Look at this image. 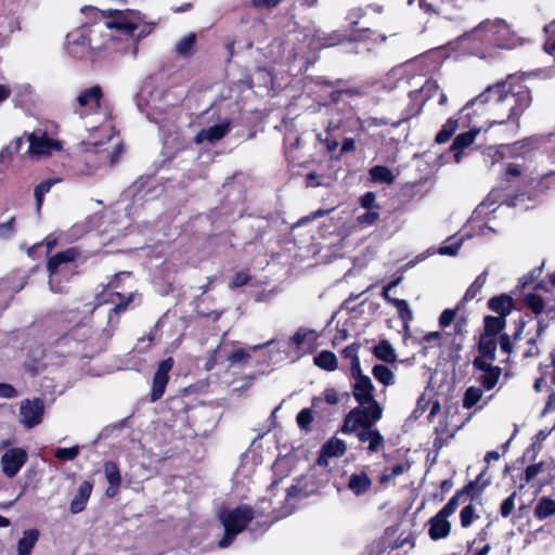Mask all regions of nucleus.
<instances>
[{
    "instance_id": "f257e3e1",
    "label": "nucleus",
    "mask_w": 555,
    "mask_h": 555,
    "mask_svg": "<svg viewBox=\"0 0 555 555\" xmlns=\"http://www.w3.org/2000/svg\"><path fill=\"white\" fill-rule=\"evenodd\" d=\"M108 33L92 29L89 35L76 31L67 36L68 52L77 59L87 57L90 51L117 52L137 56L138 42L149 36L153 25L144 22L139 11H109L108 18L103 23Z\"/></svg>"
},
{
    "instance_id": "f03ea898",
    "label": "nucleus",
    "mask_w": 555,
    "mask_h": 555,
    "mask_svg": "<svg viewBox=\"0 0 555 555\" xmlns=\"http://www.w3.org/2000/svg\"><path fill=\"white\" fill-rule=\"evenodd\" d=\"M490 103L487 107V128L496 125L515 124L519 128V118L531 105L532 95L521 82L507 81L488 87Z\"/></svg>"
},
{
    "instance_id": "7ed1b4c3",
    "label": "nucleus",
    "mask_w": 555,
    "mask_h": 555,
    "mask_svg": "<svg viewBox=\"0 0 555 555\" xmlns=\"http://www.w3.org/2000/svg\"><path fill=\"white\" fill-rule=\"evenodd\" d=\"M102 96L101 87L93 86L82 90L73 104L74 114L83 120V126L90 133V141L85 143L88 146L98 147L114 138V126L101 106Z\"/></svg>"
},
{
    "instance_id": "20e7f679",
    "label": "nucleus",
    "mask_w": 555,
    "mask_h": 555,
    "mask_svg": "<svg viewBox=\"0 0 555 555\" xmlns=\"http://www.w3.org/2000/svg\"><path fill=\"white\" fill-rule=\"evenodd\" d=\"M358 405L353 408L344 422L343 431L352 434L360 426H374L383 416V408L374 397V392L357 400Z\"/></svg>"
},
{
    "instance_id": "39448f33",
    "label": "nucleus",
    "mask_w": 555,
    "mask_h": 555,
    "mask_svg": "<svg viewBox=\"0 0 555 555\" xmlns=\"http://www.w3.org/2000/svg\"><path fill=\"white\" fill-rule=\"evenodd\" d=\"M468 39L488 47L511 49L514 46L509 27L502 20L481 23L468 35Z\"/></svg>"
},
{
    "instance_id": "423d86ee",
    "label": "nucleus",
    "mask_w": 555,
    "mask_h": 555,
    "mask_svg": "<svg viewBox=\"0 0 555 555\" xmlns=\"http://www.w3.org/2000/svg\"><path fill=\"white\" fill-rule=\"evenodd\" d=\"M255 513L251 507L242 505L233 509H223L219 513V520L224 528V535L218 542L220 548L232 544L235 537L245 530L253 520Z\"/></svg>"
},
{
    "instance_id": "0eeeda50",
    "label": "nucleus",
    "mask_w": 555,
    "mask_h": 555,
    "mask_svg": "<svg viewBox=\"0 0 555 555\" xmlns=\"http://www.w3.org/2000/svg\"><path fill=\"white\" fill-rule=\"evenodd\" d=\"M79 251L77 248L72 247L64 251L57 253L52 256L47 263L49 272V288L55 294H65L68 291V279H63L67 275L66 266L77 259Z\"/></svg>"
},
{
    "instance_id": "6e6552de",
    "label": "nucleus",
    "mask_w": 555,
    "mask_h": 555,
    "mask_svg": "<svg viewBox=\"0 0 555 555\" xmlns=\"http://www.w3.org/2000/svg\"><path fill=\"white\" fill-rule=\"evenodd\" d=\"M490 93L488 88L478 96L470 100L459 113V117L464 124V127L469 125H483L485 131L489 130L487 128V117L488 112L487 107H489L490 103Z\"/></svg>"
},
{
    "instance_id": "1a4fd4ad",
    "label": "nucleus",
    "mask_w": 555,
    "mask_h": 555,
    "mask_svg": "<svg viewBox=\"0 0 555 555\" xmlns=\"http://www.w3.org/2000/svg\"><path fill=\"white\" fill-rule=\"evenodd\" d=\"M27 154L35 160L44 159L63 147L62 142L46 131L36 130L28 134Z\"/></svg>"
},
{
    "instance_id": "9d476101",
    "label": "nucleus",
    "mask_w": 555,
    "mask_h": 555,
    "mask_svg": "<svg viewBox=\"0 0 555 555\" xmlns=\"http://www.w3.org/2000/svg\"><path fill=\"white\" fill-rule=\"evenodd\" d=\"M44 413V402L40 398L25 399L20 403L18 421L27 429L41 424Z\"/></svg>"
},
{
    "instance_id": "9b49d317",
    "label": "nucleus",
    "mask_w": 555,
    "mask_h": 555,
    "mask_svg": "<svg viewBox=\"0 0 555 555\" xmlns=\"http://www.w3.org/2000/svg\"><path fill=\"white\" fill-rule=\"evenodd\" d=\"M465 128L468 130L457 134L450 146V151L454 152V162L456 164L461 163L463 151L469 147L475 142L477 135L485 130L483 125H469Z\"/></svg>"
},
{
    "instance_id": "f8f14e48",
    "label": "nucleus",
    "mask_w": 555,
    "mask_h": 555,
    "mask_svg": "<svg viewBox=\"0 0 555 555\" xmlns=\"http://www.w3.org/2000/svg\"><path fill=\"white\" fill-rule=\"evenodd\" d=\"M173 366V359L167 358L163 360L154 374L152 390H151V401L155 402L160 399L165 392V388L169 380V372Z\"/></svg>"
},
{
    "instance_id": "ddd939ff",
    "label": "nucleus",
    "mask_w": 555,
    "mask_h": 555,
    "mask_svg": "<svg viewBox=\"0 0 555 555\" xmlns=\"http://www.w3.org/2000/svg\"><path fill=\"white\" fill-rule=\"evenodd\" d=\"M27 461V453L21 448L9 449L1 457V468L3 474L13 478Z\"/></svg>"
},
{
    "instance_id": "4468645a",
    "label": "nucleus",
    "mask_w": 555,
    "mask_h": 555,
    "mask_svg": "<svg viewBox=\"0 0 555 555\" xmlns=\"http://www.w3.org/2000/svg\"><path fill=\"white\" fill-rule=\"evenodd\" d=\"M352 375L354 377V383L352 385V395L356 401L363 397H366L371 392H374L375 388L371 378L361 373L358 357H354L352 361Z\"/></svg>"
},
{
    "instance_id": "2eb2a0df",
    "label": "nucleus",
    "mask_w": 555,
    "mask_h": 555,
    "mask_svg": "<svg viewBox=\"0 0 555 555\" xmlns=\"http://www.w3.org/2000/svg\"><path fill=\"white\" fill-rule=\"evenodd\" d=\"M229 121L224 120L218 125L210 126L208 128L202 129L195 135V142L197 144L209 143L214 144L221 140L229 132Z\"/></svg>"
},
{
    "instance_id": "dca6fc26",
    "label": "nucleus",
    "mask_w": 555,
    "mask_h": 555,
    "mask_svg": "<svg viewBox=\"0 0 555 555\" xmlns=\"http://www.w3.org/2000/svg\"><path fill=\"white\" fill-rule=\"evenodd\" d=\"M308 495L309 491L305 489L304 480H297L295 485L286 489L285 504L281 506L280 516L291 514L295 507L294 501L307 498Z\"/></svg>"
},
{
    "instance_id": "f3484780",
    "label": "nucleus",
    "mask_w": 555,
    "mask_h": 555,
    "mask_svg": "<svg viewBox=\"0 0 555 555\" xmlns=\"http://www.w3.org/2000/svg\"><path fill=\"white\" fill-rule=\"evenodd\" d=\"M428 525V534L434 541L447 538L451 531V524L448 520V516L440 512L429 519Z\"/></svg>"
},
{
    "instance_id": "a211bd4d",
    "label": "nucleus",
    "mask_w": 555,
    "mask_h": 555,
    "mask_svg": "<svg viewBox=\"0 0 555 555\" xmlns=\"http://www.w3.org/2000/svg\"><path fill=\"white\" fill-rule=\"evenodd\" d=\"M373 426H360V428L356 431L358 439L367 443V449L370 452H378L384 446V437L377 429H373Z\"/></svg>"
},
{
    "instance_id": "6ab92c4d",
    "label": "nucleus",
    "mask_w": 555,
    "mask_h": 555,
    "mask_svg": "<svg viewBox=\"0 0 555 555\" xmlns=\"http://www.w3.org/2000/svg\"><path fill=\"white\" fill-rule=\"evenodd\" d=\"M347 487L356 496H361L370 491L372 479L363 470L356 472L349 476Z\"/></svg>"
},
{
    "instance_id": "aec40b11",
    "label": "nucleus",
    "mask_w": 555,
    "mask_h": 555,
    "mask_svg": "<svg viewBox=\"0 0 555 555\" xmlns=\"http://www.w3.org/2000/svg\"><path fill=\"white\" fill-rule=\"evenodd\" d=\"M346 452V444L343 440L332 438L322 448L321 454L318 459V464L326 466L328 457L340 456Z\"/></svg>"
},
{
    "instance_id": "412c9836",
    "label": "nucleus",
    "mask_w": 555,
    "mask_h": 555,
    "mask_svg": "<svg viewBox=\"0 0 555 555\" xmlns=\"http://www.w3.org/2000/svg\"><path fill=\"white\" fill-rule=\"evenodd\" d=\"M92 491V485L89 481H83L80 483L77 493L73 498L70 502V513L72 514H78L82 512L86 508V505L88 503V500L90 498Z\"/></svg>"
},
{
    "instance_id": "4be33fe9",
    "label": "nucleus",
    "mask_w": 555,
    "mask_h": 555,
    "mask_svg": "<svg viewBox=\"0 0 555 555\" xmlns=\"http://www.w3.org/2000/svg\"><path fill=\"white\" fill-rule=\"evenodd\" d=\"M40 532L37 529H28L23 532L18 540L16 551L17 555H30L34 546L39 539Z\"/></svg>"
},
{
    "instance_id": "5701e85b",
    "label": "nucleus",
    "mask_w": 555,
    "mask_h": 555,
    "mask_svg": "<svg viewBox=\"0 0 555 555\" xmlns=\"http://www.w3.org/2000/svg\"><path fill=\"white\" fill-rule=\"evenodd\" d=\"M459 129H465L463 121L457 116L456 118H449L446 124L442 126L440 131L437 133L435 138V142L438 144L446 143L449 141L452 135Z\"/></svg>"
},
{
    "instance_id": "b1692460",
    "label": "nucleus",
    "mask_w": 555,
    "mask_h": 555,
    "mask_svg": "<svg viewBox=\"0 0 555 555\" xmlns=\"http://www.w3.org/2000/svg\"><path fill=\"white\" fill-rule=\"evenodd\" d=\"M489 308L499 314V317H505L512 311L513 299L507 295H501L493 297L489 300Z\"/></svg>"
},
{
    "instance_id": "393cba45",
    "label": "nucleus",
    "mask_w": 555,
    "mask_h": 555,
    "mask_svg": "<svg viewBox=\"0 0 555 555\" xmlns=\"http://www.w3.org/2000/svg\"><path fill=\"white\" fill-rule=\"evenodd\" d=\"M496 346V337L489 334H482L479 340V353L487 358L489 361H494Z\"/></svg>"
},
{
    "instance_id": "a878e982",
    "label": "nucleus",
    "mask_w": 555,
    "mask_h": 555,
    "mask_svg": "<svg viewBox=\"0 0 555 555\" xmlns=\"http://www.w3.org/2000/svg\"><path fill=\"white\" fill-rule=\"evenodd\" d=\"M533 515L539 520H543L555 515V500L542 496L534 507Z\"/></svg>"
},
{
    "instance_id": "bb28decb",
    "label": "nucleus",
    "mask_w": 555,
    "mask_h": 555,
    "mask_svg": "<svg viewBox=\"0 0 555 555\" xmlns=\"http://www.w3.org/2000/svg\"><path fill=\"white\" fill-rule=\"evenodd\" d=\"M313 363L322 370L332 372L337 369L338 361L334 352L323 350L314 357Z\"/></svg>"
},
{
    "instance_id": "cd10ccee",
    "label": "nucleus",
    "mask_w": 555,
    "mask_h": 555,
    "mask_svg": "<svg viewBox=\"0 0 555 555\" xmlns=\"http://www.w3.org/2000/svg\"><path fill=\"white\" fill-rule=\"evenodd\" d=\"M196 43V35L194 33L188 34L180 38L175 47L176 53L182 57L191 56L194 52Z\"/></svg>"
},
{
    "instance_id": "c85d7f7f",
    "label": "nucleus",
    "mask_w": 555,
    "mask_h": 555,
    "mask_svg": "<svg viewBox=\"0 0 555 555\" xmlns=\"http://www.w3.org/2000/svg\"><path fill=\"white\" fill-rule=\"evenodd\" d=\"M315 339H317V336H315L313 330L300 327L289 338V344L294 345L296 347V350H300L305 344L314 343Z\"/></svg>"
},
{
    "instance_id": "c756f323",
    "label": "nucleus",
    "mask_w": 555,
    "mask_h": 555,
    "mask_svg": "<svg viewBox=\"0 0 555 555\" xmlns=\"http://www.w3.org/2000/svg\"><path fill=\"white\" fill-rule=\"evenodd\" d=\"M374 354L377 359L385 362H395L397 354L388 340H382L374 347Z\"/></svg>"
},
{
    "instance_id": "7c9ffc66",
    "label": "nucleus",
    "mask_w": 555,
    "mask_h": 555,
    "mask_svg": "<svg viewBox=\"0 0 555 555\" xmlns=\"http://www.w3.org/2000/svg\"><path fill=\"white\" fill-rule=\"evenodd\" d=\"M61 182V179L59 178H50L42 182H40L34 191L35 199H36V206L37 209L40 210L41 205L43 203V197L47 193L50 192L51 188L55 184Z\"/></svg>"
},
{
    "instance_id": "2f4dec72",
    "label": "nucleus",
    "mask_w": 555,
    "mask_h": 555,
    "mask_svg": "<svg viewBox=\"0 0 555 555\" xmlns=\"http://www.w3.org/2000/svg\"><path fill=\"white\" fill-rule=\"evenodd\" d=\"M372 373L374 377L382 383L384 386H390L395 384L393 372L384 364H376L373 366Z\"/></svg>"
},
{
    "instance_id": "473e14b6",
    "label": "nucleus",
    "mask_w": 555,
    "mask_h": 555,
    "mask_svg": "<svg viewBox=\"0 0 555 555\" xmlns=\"http://www.w3.org/2000/svg\"><path fill=\"white\" fill-rule=\"evenodd\" d=\"M370 176L372 181L379 183H392L395 181V176L391 170L385 166H374L370 169Z\"/></svg>"
},
{
    "instance_id": "72a5a7b5",
    "label": "nucleus",
    "mask_w": 555,
    "mask_h": 555,
    "mask_svg": "<svg viewBox=\"0 0 555 555\" xmlns=\"http://www.w3.org/2000/svg\"><path fill=\"white\" fill-rule=\"evenodd\" d=\"M540 141H541V139L537 138V137H530V138H526L524 140L517 141L509 146V153L514 156H520L522 150L535 149L539 145Z\"/></svg>"
},
{
    "instance_id": "f704fd0d",
    "label": "nucleus",
    "mask_w": 555,
    "mask_h": 555,
    "mask_svg": "<svg viewBox=\"0 0 555 555\" xmlns=\"http://www.w3.org/2000/svg\"><path fill=\"white\" fill-rule=\"evenodd\" d=\"M505 326V319L503 317H491L488 315L485 318V333L493 335L496 337V334L500 333Z\"/></svg>"
},
{
    "instance_id": "c9c22d12",
    "label": "nucleus",
    "mask_w": 555,
    "mask_h": 555,
    "mask_svg": "<svg viewBox=\"0 0 555 555\" xmlns=\"http://www.w3.org/2000/svg\"><path fill=\"white\" fill-rule=\"evenodd\" d=\"M496 209L495 202H490V198H487L485 202L480 203L476 209L474 210L470 221H480L486 218L488 215L494 212Z\"/></svg>"
},
{
    "instance_id": "e433bc0d",
    "label": "nucleus",
    "mask_w": 555,
    "mask_h": 555,
    "mask_svg": "<svg viewBox=\"0 0 555 555\" xmlns=\"http://www.w3.org/2000/svg\"><path fill=\"white\" fill-rule=\"evenodd\" d=\"M143 186L144 180L138 179L128 190L124 192L122 196L132 201L133 203L142 202L145 197V193L142 194Z\"/></svg>"
},
{
    "instance_id": "4c0bfd02",
    "label": "nucleus",
    "mask_w": 555,
    "mask_h": 555,
    "mask_svg": "<svg viewBox=\"0 0 555 555\" xmlns=\"http://www.w3.org/2000/svg\"><path fill=\"white\" fill-rule=\"evenodd\" d=\"M488 272L483 271L481 274H479L476 280L473 282V284L468 287L464 295V300H473L476 298V296L479 294L481 288L483 287L486 281H487Z\"/></svg>"
},
{
    "instance_id": "58836bf2",
    "label": "nucleus",
    "mask_w": 555,
    "mask_h": 555,
    "mask_svg": "<svg viewBox=\"0 0 555 555\" xmlns=\"http://www.w3.org/2000/svg\"><path fill=\"white\" fill-rule=\"evenodd\" d=\"M501 369L496 366L488 372L482 373V375L480 376L482 387L487 390L492 389L498 384L499 378L501 376Z\"/></svg>"
},
{
    "instance_id": "ea45409f",
    "label": "nucleus",
    "mask_w": 555,
    "mask_h": 555,
    "mask_svg": "<svg viewBox=\"0 0 555 555\" xmlns=\"http://www.w3.org/2000/svg\"><path fill=\"white\" fill-rule=\"evenodd\" d=\"M467 496L468 492L466 490L457 491L439 512L448 517L451 516L459 507L461 499Z\"/></svg>"
},
{
    "instance_id": "a19ab883",
    "label": "nucleus",
    "mask_w": 555,
    "mask_h": 555,
    "mask_svg": "<svg viewBox=\"0 0 555 555\" xmlns=\"http://www.w3.org/2000/svg\"><path fill=\"white\" fill-rule=\"evenodd\" d=\"M250 351L244 348H237L229 353L227 360L231 365H244L250 360Z\"/></svg>"
},
{
    "instance_id": "79ce46f5",
    "label": "nucleus",
    "mask_w": 555,
    "mask_h": 555,
    "mask_svg": "<svg viewBox=\"0 0 555 555\" xmlns=\"http://www.w3.org/2000/svg\"><path fill=\"white\" fill-rule=\"evenodd\" d=\"M482 397V390L477 387H468L465 391L463 405L466 409H472L475 404H477Z\"/></svg>"
},
{
    "instance_id": "37998d69",
    "label": "nucleus",
    "mask_w": 555,
    "mask_h": 555,
    "mask_svg": "<svg viewBox=\"0 0 555 555\" xmlns=\"http://www.w3.org/2000/svg\"><path fill=\"white\" fill-rule=\"evenodd\" d=\"M104 474L108 483H121V476L116 463L111 461L105 462Z\"/></svg>"
},
{
    "instance_id": "c03bdc74",
    "label": "nucleus",
    "mask_w": 555,
    "mask_h": 555,
    "mask_svg": "<svg viewBox=\"0 0 555 555\" xmlns=\"http://www.w3.org/2000/svg\"><path fill=\"white\" fill-rule=\"evenodd\" d=\"M121 152H122V145L119 142H116L114 144L113 151L103 150L100 152V154H101L100 162L108 163L109 165H114L117 162Z\"/></svg>"
},
{
    "instance_id": "a18cd8bd",
    "label": "nucleus",
    "mask_w": 555,
    "mask_h": 555,
    "mask_svg": "<svg viewBox=\"0 0 555 555\" xmlns=\"http://www.w3.org/2000/svg\"><path fill=\"white\" fill-rule=\"evenodd\" d=\"M526 306L535 314H540L544 310V301L537 294H527L524 298Z\"/></svg>"
},
{
    "instance_id": "49530a36",
    "label": "nucleus",
    "mask_w": 555,
    "mask_h": 555,
    "mask_svg": "<svg viewBox=\"0 0 555 555\" xmlns=\"http://www.w3.org/2000/svg\"><path fill=\"white\" fill-rule=\"evenodd\" d=\"M545 33L548 35L545 43H544V50L554 56L555 59V21L550 23L544 27Z\"/></svg>"
},
{
    "instance_id": "de8ad7c7",
    "label": "nucleus",
    "mask_w": 555,
    "mask_h": 555,
    "mask_svg": "<svg viewBox=\"0 0 555 555\" xmlns=\"http://www.w3.org/2000/svg\"><path fill=\"white\" fill-rule=\"evenodd\" d=\"M462 238H449L448 243L441 246L438 250L440 255L454 256L462 245Z\"/></svg>"
},
{
    "instance_id": "09e8293b",
    "label": "nucleus",
    "mask_w": 555,
    "mask_h": 555,
    "mask_svg": "<svg viewBox=\"0 0 555 555\" xmlns=\"http://www.w3.org/2000/svg\"><path fill=\"white\" fill-rule=\"evenodd\" d=\"M78 454H79V447L57 448L54 451L55 457L61 461H73L78 456Z\"/></svg>"
},
{
    "instance_id": "8fccbe9b",
    "label": "nucleus",
    "mask_w": 555,
    "mask_h": 555,
    "mask_svg": "<svg viewBox=\"0 0 555 555\" xmlns=\"http://www.w3.org/2000/svg\"><path fill=\"white\" fill-rule=\"evenodd\" d=\"M478 516L475 513V508L472 504L465 506L460 513L461 525L467 528L472 525L475 518Z\"/></svg>"
},
{
    "instance_id": "3c124183",
    "label": "nucleus",
    "mask_w": 555,
    "mask_h": 555,
    "mask_svg": "<svg viewBox=\"0 0 555 555\" xmlns=\"http://www.w3.org/2000/svg\"><path fill=\"white\" fill-rule=\"evenodd\" d=\"M393 306L397 308L401 319H403L404 321H409L412 319V311L406 300L393 299Z\"/></svg>"
},
{
    "instance_id": "603ef678",
    "label": "nucleus",
    "mask_w": 555,
    "mask_h": 555,
    "mask_svg": "<svg viewBox=\"0 0 555 555\" xmlns=\"http://www.w3.org/2000/svg\"><path fill=\"white\" fill-rule=\"evenodd\" d=\"M297 424L298 426L301 428V429H308L313 421V415H312V412L311 410L309 409H302L298 414H297Z\"/></svg>"
},
{
    "instance_id": "864d4df0",
    "label": "nucleus",
    "mask_w": 555,
    "mask_h": 555,
    "mask_svg": "<svg viewBox=\"0 0 555 555\" xmlns=\"http://www.w3.org/2000/svg\"><path fill=\"white\" fill-rule=\"evenodd\" d=\"M378 218H379V215L377 211L369 210L362 215H359L357 217V222L360 225L366 227V225L374 224L378 220Z\"/></svg>"
},
{
    "instance_id": "5fc2aeb1",
    "label": "nucleus",
    "mask_w": 555,
    "mask_h": 555,
    "mask_svg": "<svg viewBox=\"0 0 555 555\" xmlns=\"http://www.w3.org/2000/svg\"><path fill=\"white\" fill-rule=\"evenodd\" d=\"M515 498H516V492H513L508 498H506L502 502L501 508H500V513H501L502 517H508L511 515V513L513 512V509L515 507Z\"/></svg>"
},
{
    "instance_id": "6e6d98bb",
    "label": "nucleus",
    "mask_w": 555,
    "mask_h": 555,
    "mask_svg": "<svg viewBox=\"0 0 555 555\" xmlns=\"http://www.w3.org/2000/svg\"><path fill=\"white\" fill-rule=\"evenodd\" d=\"M15 218L12 217L9 221L0 223V240L10 238L15 231Z\"/></svg>"
},
{
    "instance_id": "4d7b16f0",
    "label": "nucleus",
    "mask_w": 555,
    "mask_h": 555,
    "mask_svg": "<svg viewBox=\"0 0 555 555\" xmlns=\"http://www.w3.org/2000/svg\"><path fill=\"white\" fill-rule=\"evenodd\" d=\"M283 0H250V5L257 10H271L276 8Z\"/></svg>"
},
{
    "instance_id": "13d9d810",
    "label": "nucleus",
    "mask_w": 555,
    "mask_h": 555,
    "mask_svg": "<svg viewBox=\"0 0 555 555\" xmlns=\"http://www.w3.org/2000/svg\"><path fill=\"white\" fill-rule=\"evenodd\" d=\"M250 276L247 271L237 272L231 280L229 286L231 288L241 287L248 283Z\"/></svg>"
},
{
    "instance_id": "bf43d9fd",
    "label": "nucleus",
    "mask_w": 555,
    "mask_h": 555,
    "mask_svg": "<svg viewBox=\"0 0 555 555\" xmlns=\"http://www.w3.org/2000/svg\"><path fill=\"white\" fill-rule=\"evenodd\" d=\"M456 315H457V309H446L440 318H439V324L442 326V327H447L449 326L452 322H454V320L456 319Z\"/></svg>"
},
{
    "instance_id": "052dcab7",
    "label": "nucleus",
    "mask_w": 555,
    "mask_h": 555,
    "mask_svg": "<svg viewBox=\"0 0 555 555\" xmlns=\"http://www.w3.org/2000/svg\"><path fill=\"white\" fill-rule=\"evenodd\" d=\"M18 396L17 390L10 384L0 383V398L13 399Z\"/></svg>"
},
{
    "instance_id": "680f3d73",
    "label": "nucleus",
    "mask_w": 555,
    "mask_h": 555,
    "mask_svg": "<svg viewBox=\"0 0 555 555\" xmlns=\"http://www.w3.org/2000/svg\"><path fill=\"white\" fill-rule=\"evenodd\" d=\"M491 362L492 361H489L487 358H485L483 356L480 354L479 357L475 358V360L473 361V365H474V367H476L485 373V372H488L491 369L495 367V366L491 365Z\"/></svg>"
},
{
    "instance_id": "e2e57ef3",
    "label": "nucleus",
    "mask_w": 555,
    "mask_h": 555,
    "mask_svg": "<svg viewBox=\"0 0 555 555\" xmlns=\"http://www.w3.org/2000/svg\"><path fill=\"white\" fill-rule=\"evenodd\" d=\"M540 472H541V464L529 465L525 470L526 482H530L531 480H533Z\"/></svg>"
},
{
    "instance_id": "0e129e2a",
    "label": "nucleus",
    "mask_w": 555,
    "mask_h": 555,
    "mask_svg": "<svg viewBox=\"0 0 555 555\" xmlns=\"http://www.w3.org/2000/svg\"><path fill=\"white\" fill-rule=\"evenodd\" d=\"M454 322H455L454 328H455L456 335H459V336L464 335V333L467 332V328H466L467 327V319L464 317L456 315V319L454 320Z\"/></svg>"
},
{
    "instance_id": "69168bd1",
    "label": "nucleus",
    "mask_w": 555,
    "mask_h": 555,
    "mask_svg": "<svg viewBox=\"0 0 555 555\" xmlns=\"http://www.w3.org/2000/svg\"><path fill=\"white\" fill-rule=\"evenodd\" d=\"M323 398L328 404H336L339 401L338 393L333 388H327L323 392Z\"/></svg>"
},
{
    "instance_id": "338daca9",
    "label": "nucleus",
    "mask_w": 555,
    "mask_h": 555,
    "mask_svg": "<svg viewBox=\"0 0 555 555\" xmlns=\"http://www.w3.org/2000/svg\"><path fill=\"white\" fill-rule=\"evenodd\" d=\"M403 472H404V467L401 464L395 465V466L391 467L390 474H384L380 477V481L385 482V481L389 480L392 477H397V476L403 474Z\"/></svg>"
},
{
    "instance_id": "774afa93",
    "label": "nucleus",
    "mask_w": 555,
    "mask_h": 555,
    "mask_svg": "<svg viewBox=\"0 0 555 555\" xmlns=\"http://www.w3.org/2000/svg\"><path fill=\"white\" fill-rule=\"evenodd\" d=\"M375 198L376 197L373 192H367L360 198V203L362 207L370 209L374 206Z\"/></svg>"
}]
</instances>
